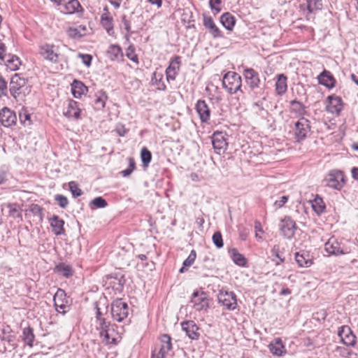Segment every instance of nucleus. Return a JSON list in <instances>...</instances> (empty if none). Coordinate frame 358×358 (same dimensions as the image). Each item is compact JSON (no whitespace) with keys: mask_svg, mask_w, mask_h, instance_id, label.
Listing matches in <instances>:
<instances>
[{"mask_svg":"<svg viewBox=\"0 0 358 358\" xmlns=\"http://www.w3.org/2000/svg\"><path fill=\"white\" fill-rule=\"evenodd\" d=\"M9 90L14 99H22L30 93L31 87L27 84L26 78L15 73L10 79Z\"/></svg>","mask_w":358,"mask_h":358,"instance_id":"nucleus-1","label":"nucleus"},{"mask_svg":"<svg viewBox=\"0 0 358 358\" xmlns=\"http://www.w3.org/2000/svg\"><path fill=\"white\" fill-rule=\"evenodd\" d=\"M98 322L99 324L96 328L99 331V335H102V334L108 331H114L115 325L111 324L110 322L106 321L105 319H101Z\"/></svg>","mask_w":358,"mask_h":358,"instance_id":"nucleus-36","label":"nucleus"},{"mask_svg":"<svg viewBox=\"0 0 358 358\" xmlns=\"http://www.w3.org/2000/svg\"><path fill=\"white\" fill-rule=\"evenodd\" d=\"M55 200L57 202L58 205L62 208H65L69 204L68 199L62 194L55 195Z\"/></svg>","mask_w":358,"mask_h":358,"instance_id":"nucleus-49","label":"nucleus"},{"mask_svg":"<svg viewBox=\"0 0 358 358\" xmlns=\"http://www.w3.org/2000/svg\"><path fill=\"white\" fill-rule=\"evenodd\" d=\"M190 303L197 311L206 310L209 307V299L204 292H194L192 295Z\"/></svg>","mask_w":358,"mask_h":358,"instance_id":"nucleus-4","label":"nucleus"},{"mask_svg":"<svg viewBox=\"0 0 358 358\" xmlns=\"http://www.w3.org/2000/svg\"><path fill=\"white\" fill-rule=\"evenodd\" d=\"M108 99L106 93L103 91H99L96 94L95 104L99 109H103L105 107L106 101Z\"/></svg>","mask_w":358,"mask_h":358,"instance_id":"nucleus-42","label":"nucleus"},{"mask_svg":"<svg viewBox=\"0 0 358 358\" xmlns=\"http://www.w3.org/2000/svg\"><path fill=\"white\" fill-rule=\"evenodd\" d=\"M132 172H133V171H131L129 168H127V169L122 171L120 172V174L123 177H127V176H130Z\"/></svg>","mask_w":358,"mask_h":358,"instance_id":"nucleus-62","label":"nucleus"},{"mask_svg":"<svg viewBox=\"0 0 358 358\" xmlns=\"http://www.w3.org/2000/svg\"><path fill=\"white\" fill-rule=\"evenodd\" d=\"M243 76L245 77L246 83L248 85L251 90H255L259 87L260 84L259 74L253 69H245L243 71Z\"/></svg>","mask_w":358,"mask_h":358,"instance_id":"nucleus-14","label":"nucleus"},{"mask_svg":"<svg viewBox=\"0 0 358 358\" xmlns=\"http://www.w3.org/2000/svg\"><path fill=\"white\" fill-rule=\"evenodd\" d=\"M141 159L143 162V166L144 167H148V164L151 162L152 159V153L151 152L145 147H143L141 151Z\"/></svg>","mask_w":358,"mask_h":358,"instance_id":"nucleus-40","label":"nucleus"},{"mask_svg":"<svg viewBox=\"0 0 358 358\" xmlns=\"http://www.w3.org/2000/svg\"><path fill=\"white\" fill-rule=\"evenodd\" d=\"M231 257L234 261V262L240 266H245L247 264V260L245 258V257L239 253L238 250L236 248H233L231 251Z\"/></svg>","mask_w":358,"mask_h":358,"instance_id":"nucleus-35","label":"nucleus"},{"mask_svg":"<svg viewBox=\"0 0 358 358\" xmlns=\"http://www.w3.org/2000/svg\"><path fill=\"white\" fill-rule=\"evenodd\" d=\"M324 247L325 250L331 255H340L347 253L341 248L340 243L334 238H329L325 243Z\"/></svg>","mask_w":358,"mask_h":358,"instance_id":"nucleus-22","label":"nucleus"},{"mask_svg":"<svg viewBox=\"0 0 358 358\" xmlns=\"http://www.w3.org/2000/svg\"><path fill=\"white\" fill-rule=\"evenodd\" d=\"M54 306L56 310L62 314H65L69 308V301L64 290L58 289L53 297Z\"/></svg>","mask_w":358,"mask_h":358,"instance_id":"nucleus-8","label":"nucleus"},{"mask_svg":"<svg viewBox=\"0 0 358 358\" xmlns=\"http://www.w3.org/2000/svg\"><path fill=\"white\" fill-rule=\"evenodd\" d=\"M111 315L114 320L121 322L128 317L129 306L122 299H115L111 304Z\"/></svg>","mask_w":358,"mask_h":358,"instance_id":"nucleus-3","label":"nucleus"},{"mask_svg":"<svg viewBox=\"0 0 358 358\" xmlns=\"http://www.w3.org/2000/svg\"><path fill=\"white\" fill-rule=\"evenodd\" d=\"M35 339L34 330L30 327L24 328L22 331V340L30 348L33 347Z\"/></svg>","mask_w":358,"mask_h":358,"instance_id":"nucleus-32","label":"nucleus"},{"mask_svg":"<svg viewBox=\"0 0 358 358\" xmlns=\"http://www.w3.org/2000/svg\"><path fill=\"white\" fill-rule=\"evenodd\" d=\"M101 22L107 33L109 35H112L113 34V18L106 13H103L101 15Z\"/></svg>","mask_w":358,"mask_h":358,"instance_id":"nucleus-34","label":"nucleus"},{"mask_svg":"<svg viewBox=\"0 0 358 358\" xmlns=\"http://www.w3.org/2000/svg\"><path fill=\"white\" fill-rule=\"evenodd\" d=\"M110 2L117 9L120 8L122 0H110Z\"/></svg>","mask_w":358,"mask_h":358,"instance_id":"nucleus-61","label":"nucleus"},{"mask_svg":"<svg viewBox=\"0 0 358 358\" xmlns=\"http://www.w3.org/2000/svg\"><path fill=\"white\" fill-rule=\"evenodd\" d=\"M126 55L130 60L138 64V56L135 53V49L133 46H129L127 48Z\"/></svg>","mask_w":358,"mask_h":358,"instance_id":"nucleus-50","label":"nucleus"},{"mask_svg":"<svg viewBox=\"0 0 358 358\" xmlns=\"http://www.w3.org/2000/svg\"><path fill=\"white\" fill-rule=\"evenodd\" d=\"M296 229V223L291 219V217H285L281 220V223L280 224V230L284 237L289 239L292 238L294 235Z\"/></svg>","mask_w":358,"mask_h":358,"instance_id":"nucleus-11","label":"nucleus"},{"mask_svg":"<svg viewBox=\"0 0 358 358\" xmlns=\"http://www.w3.org/2000/svg\"><path fill=\"white\" fill-rule=\"evenodd\" d=\"M312 207L315 213L318 215L322 213L325 209V205L322 198L316 197L312 203Z\"/></svg>","mask_w":358,"mask_h":358,"instance_id":"nucleus-44","label":"nucleus"},{"mask_svg":"<svg viewBox=\"0 0 358 358\" xmlns=\"http://www.w3.org/2000/svg\"><path fill=\"white\" fill-rule=\"evenodd\" d=\"M220 22L225 29L231 31L235 25L236 20L231 13L227 12L221 15Z\"/></svg>","mask_w":358,"mask_h":358,"instance_id":"nucleus-28","label":"nucleus"},{"mask_svg":"<svg viewBox=\"0 0 358 358\" xmlns=\"http://www.w3.org/2000/svg\"><path fill=\"white\" fill-rule=\"evenodd\" d=\"M209 3L212 10H215L216 13H219L220 11V8H217L215 5H220L221 3V0H210Z\"/></svg>","mask_w":358,"mask_h":358,"instance_id":"nucleus-56","label":"nucleus"},{"mask_svg":"<svg viewBox=\"0 0 358 358\" xmlns=\"http://www.w3.org/2000/svg\"><path fill=\"white\" fill-rule=\"evenodd\" d=\"M287 200H288L287 196H280L279 200H276L274 202V206L275 207L276 209L280 208L285 205V203L287 201Z\"/></svg>","mask_w":358,"mask_h":358,"instance_id":"nucleus-54","label":"nucleus"},{"mask_svg":"<svg viewBox=\"0 0 358 358\" xmlns=\"http://www.w3.org/2000/svg\"><path fill=\"white\" fill-rule=\"evenodd\" d=\"M327 185L335 189H341L345 183L344 175L341 171L332 170L325 178Z\"/></svg>","mask_w":358,"mask_h":358,"instance_id":"nucleus-5","label":"nucleus"},{"mask_svg":"<svg viewBox=\"0 0 358 358\" xmlns=\"http://www.w3.org/2000/svg\"><path fill=\"white\" fill-rule=\"evenodd\" d=\"M19 120H20L21 124H22L25 127L29 126L31 124L30 114L24 108H22L19 111Z\"/></svg>","mask_w":358,"mask_h":358,"instance_id":"nucleus-39","label":"nucleus"},{"mask_svg":"<svg viewBox=\"0 0 358 358\" xmlns=\"http://www.w3.org/2000/svg\"><path fill=\"white\" fill-rule=\"evenodd\" d=\"M196 257V252L195 250H192L189 256L187 257V258L183 262V265L187 267L190 266L194 262Z\"/></svg>","mask_w":358,"mask_h":358,"instance_id":"nucleus-51","label":"nucleus"},{"mask_svg":"<svg viewBox=\"0 0 358 358\" xmlns=\"http://www.w3.org/2000/svg\"><path fill=\"white\" fill-rule=\"evenodd\" d=\"M39 54L45 59L52 62H57L59 55L55 50V45L45 44L39 48Z\"/></svg>","mask_w":358,"mask_h":358,"instance_id":"nucleus-15","label":"nucleus"},{"mask_svg":"<svg viewBox=\"0 0 358 358\" xmlns=\"http://www.w3.org/2000/svg\"><path fill=\"white\" fill-rule=\"evenodd\" d=\"M107 55L111 60L118 59L123 56L122 49L117 45H110L107 51Z\"/></svg>","mask_w":358,"mask_h":358,"instance_id":"nucleus-33","label":"nucleus"},{"mask_svg":"<svg viewBox=\"0 0 358 358\" xmlns=\"http://www.w3.org/2000/svg\"><path fill=\"white\" fill-rule=\"evenodd\" d=\"M310 131V122L302 117L295 123L294 136L297 142L304 140Z\"/></svg>","mask_w":358,"mask_h":358,"instance_id":"nucleus-6","label":"nucleus"},{"mask_svg":"<svg viewBox=\"0 0 358 358\" xmlns=\"http://www.w3.org/2000/svg\"><path fill=\"white\" fill-rule=\"evenodd\" d=\"M271 254L273 257H280V246L279 245H274L271 249Z\"/></svg>","mask_w":358,"mask_h":358,"instance_id":"nucleus-57","label":"nucleus"},{"mask_svg":"<svg viewBox=\"0 0 358 358\" xmlns=\"http://www.w3.org/2000/svg\"><path fill=\"white\" fill-rule=\"evenodd\" d=\"M212 239H213V242L214 245L217 248H221L223 247L224 243H223L222 236L220 231L215 232L213 235Z\"/></svg>","mask_w":358,"mask_h":358,"instance_id":"nucleus-48","label":"nucleus"},{"mask_svg":"<svg viewBox=\"0 0 358 358\" xmlns=\"http://www.w3.org/2000/svg\"><path fill=\"white\" fill-rule=\"evenodd\" d=\"M55 270L57 273L62 274L63 276L66 278H68L73 275L71 267L64 263H61L57 265L55 267Z\"/></svg>","mask_w":358,"mask_h":358,"instance_id":"nucleus-37","label":"nucleus"},{"mask_svg":"<svg viewBox=\"0 0 358 358\" xmlns=\"http://www.w3.org/2000/svg\"><path fill=\"white\" fill-rule=\"evenodd\" d=\"M3 61L11 71L17 70L21 64L19 57L11 54H8V55L6 56V59Z\"/></svg>","mask_w":358,"mask_h":358,"instance_id":"nucleus-30","label":"nucleus"},{"mask_svg":"<svg viewBox=\"0 0 358 358\" xmlns=\"http://www.w3.org/2000/svg\"><path fill=\"white\" fill-rule=\"evenodd\" d=\"M268 348L270 352L276 356H282L285 352V346L280 338H278L274 343L269 344Z\"/></svg>","mask_w":358,"mask_h":358,"instance_id":"nucleus-31","label":"nucleus"},{"mask_svg":"<svg viewBox=\"0 0 358 358\" xmlns=\"http://www.w3.org/2000/svg\"><path fill=\"white\" fill-rule=\"evenodd\" d=\"M295 260L301 267H309L313 264L309 255L305 252H302L301 253L296 252L295 254Z\"/></svg>","mask_w":358,"mask_h":358,"instance_id":"nucleus-29","label":"nucleus"},{"mask_svg":"<svg viewBox=\"0 0 358 358\" xmlns=\"http://www.w3.org/2000/svg\"><path fill=\"white\" fill-rule=\"evenodd\" d=\"M180 57L179 56H175L170 62V64L166 70L168 80H174L176 79L180 69Z\"/></svg>","mask_w":358,"mask_h":358,"instance_id":"nucleus-18","label":"nucleus"},{"mask_svg":"<svg viewBox=\"0 0 358 358\" xmlns=\"http://www.w3.org/2000/svg\"><path fill=\"white\" fill-rule=\"evenodd\" d=\"M287 78L284 74L281 73V74H278L277 76V80L275 82V92L278 95L281 96L287 92Z\"/></svg>","mask_w":358,"mask_h":358,"instance_id":"nucleus-25","label":"nucleus"},{"mask_svg":"<svg viewBox=\"0 0 358 358\" xmlns=\"http://www.w3.org/2000/svg\"><path fill=\"white\" fill-rule=\"evenodd\" d=\"M163 76L161 74H157V73H153V76L152 78V83L157 87L158 90H165L166 85L162 81Z\"/></svg>","mask_w":358,"mask_h":358,"instance_id":"nucleus-41","label":"nucleus"},{"mask_svg":"<svg viewBox=\"0 0 358 358\" xmlns=\"http://www.w3.org/2000/svg\"><path fill=\"white\" fill-rule=\"evenodd\" d=\"M203 25L208 30L209 33L213 38H216L223 37V34H222L220 29L217 27L211 17H203Z\"/></svg>","mask_w":358,"mask_h":358,"instance_id":"nucleus-21","label":"nucleus"},{"mask_svg":"<svg viewBox=\"0 0 358 358\" xmlns=\"http://www.w3.org/2000/svg\"><path fill=\"white\" fill-rule=\"evenodd\" d=\"M161 345L157 352L153 351L152 358H166L169 352L172 349L171 338L168 334H164L160 338Z\"/></svg>","mask_w":358,"mask_h":358,"instance_id":"nucleus-9","label":"nucleus"},{"mask_svg":"<svg viewBox=\"0 0 358 358\" xmlns=\"http://www.w3.org/2000/svg\"><path fill=\"white\" fill-rule=\"evenodd\" d=\"M69 189L74 198L80 196L83 194V191L80 189L78 183L75 181L69 182Z\"/></svg>","mask_w":358,"mask_h":358,"instance_id":"nucleus-45","label":"nucleus"},{"mask_svg":"<svg viewBox=\"0 0 358 358\" xmlns=\"http://www.w3.org/2000/svg\"><path fill=\"white\" fill-rule=\"evenodd\" d=\"M217 299L224 306L229 310H234L237 306L236 294L232 292L223 289L220 290Z\"/></svg>","mask_w":358,"mask_h":358,"instance_id":"nucleus-7","label":"nucleus"},{"mask_svg":"<svg viewBox=\"0 0 358 358\" xmlns=\"http://www.w3.org/2000/svg\"><path fill=\"white\" fill-rule=\"evenodd\" d=\"M122 23L124 26V29L128 33H131L130 22L126 19V16H123L122 18Z\"/></svg>","mask_w":358,"mask_h":358,"instance_id":"nucleus-58","label":"nucleus"},{"mask_svg":"<svg viewBox=\"0 0 358 358\" xmlns=\"http://www.w3.org/2000/svg\"><path fill=\"white\" fill-rule=\"evenodd\" d=\"M128 168H129L133 171L136 168L135 161L131 157L129 158V167Z\"/></svg>","mask_w":358,"mask_h":358,"instance_id":"nucleus-59","label":"nucleus"},{"mask_svg":"<svg viewBox=\"0 0 358 358\" xmlns=\"http://www.w3.org/2000/svg\"><path fill=\"white\" fill-rule=\"evenodd\" d=\"M306 4L309 13H314L322 8L321 0H306Z\"/></svg>","mask_w":358,"mask_h":358,"instance_id":"nucleus-38","label":"nucleus"},{"mask_svg":"<svg viewBox=\"0 0 358 358\" xmlns=\"http://www.w3.org/2000/svg\"><path fill=\"white\" fill-rule=\"evenodd\" d=\"M90 204L99 208H105L108 205L107 201L101 196L94 198L91 201Z\"/></svg>","mask_w":358,"mask_h":358,"instance_id":"nucleus-47","label":"nucleus"},{"mask_svg":"<svg viewBox=\"0 0 358 358\" xmlns=\"http://www.w3.org/2000/svg\"><path fill=\"white\" fill-rule=\"evenodd\" d=\"M0 122L6 127L15 125L17 122V116L14 111L7 107L0 110Z\"/></svg>","mask_w":358,"mask_h":358,"instance_id":"nucleus-13","label":"nucleus"},{"mask_svg":"<svg viewBox=\"0 0 358 358\" xmlns=\"http://www.w3.org/2000/svg\"><path fill=\"white\" fill-rule=\"evenodd\" d=\"M222 85L230 94H235L238 91L242 92L241 76L236 72H227L223 77Z\"/></svg>","mask_w":358,"mask_h":358,"instance_id":"nucleus-2","label":"nucleus"},{"mask_svg":"<svg viewBox=\"0 0 358 358\" xmlns=\"http://www.w3.org/2000/svg\"><path fill=\"white\" fill-rule=\"evenodd\" d=\"M64 115L69 119L79 120L81 117V109L79 108L78 103L70 100L66 110L64 111Z\"/></svg>","mask_w":358,"mask_h":358,"instance_id":"nucleus-19","label":"nucleus"},{"mask_svg":"<svg viewBox=\"0 0 358 358\" xmlns=\"http://www.w3.org/2000/svg\"><path fill=\"white\" fill-rule=\"evenodd\" d=\"M352 177L355 180H358V168H357V167L352 168Z\"/></svg>","mask_w":358,"mask_h":358,"instance_id":"nucleus-64","label":"nucleus"},{"mask_svg":"<svg viewBox=\"0 0 358 358\" xmlns=\"http://www.w3.org/2000/svg\"><path fill=\"white\" fill-rule=\"evenodd\" d=\"M290 105L292 107V112L299 115H303L304 113L305 106L301 102L296 100H293L290 101Z\"/></svg>","mask_w":358,"mask_h":358,"instance_id":"nucleus-43","label":"nucleus"},{"mask_svg":"<svg viewBox=\"0 0 358 358\" xmlns=\"http://www.w3.org/2000/svg\"><path fill=\"white\" fill-rule=\"evenodd\" d=\"M52 231L56 236H60L64 234V221L59 218L58 215H53L49 220Z\"/></svg>","mask_w":358,"mask_h":358,"instance_id":"nucleus-23","label":"nucleus"},{"mask_svg":"<svg viewBox=\"0 0 358 358\" xmlns=\"http://www.w3.org/2000/svg\"><path fill=\"white\" fill-rule=\"evenodd\" d=\"M111 331H106L102 335H99L100 337H103V341L107 344H113L116 343L117 338L113 334H110Z\"/></svg>","mask_w":358,"mask_h":358,"instance_id":"nucleus-46","label":"nucleus"},{"mask_svg":"<svg viewBox=\"0 0 358 358\" xmlns=\"http://www.w3.org/2000/svg\"><path fill=\"white\" fill-rule=\"evenodd\" d=\"M328 103L326 106V110L328 113L339 115L343 108V103L341 97L337 96H329Z\"/></svg>","mask_w":358,"mask_h":358,"instance_id":"nucleus-16","label":"nucleus"},{"mask_svg":"<svg viewBox=\"0 0 358 358\" xmlns=\"http://www.w3.org/2000/svg\"><path fill=\"white\" fill-rule=\"evenodd\" d=\"M182 329L185 331L187 336L192 339L197 340L200 336L199 328L193 321H186L181 324Z\"/></svg>","mask_w":358,"mask_h":358,"instance_id":"nucleus-17","label":"nucleus"},{"mask_svg":"<svg viewBox=\"0 0 358 358\" xmlns=\"http://www.w3.org/2000/svg\"><path fill=\"white\" fill-rule=\"evenodd\" d=\"M225 134L221 131H215L212 136V144L215 152L220 155L224 153L227 147Z\"/></svg>","mask_w":358,"mask_h":358,"instance_id":"nucleus-10","label":"nucleus"},{"mask_svg":"<svg viewBox=\"0 0 358 358\" xmlns=\"http://www.w3.org/2000/svg\"><path fill=\"white\" fill-rule=\"evenodd\" d=\"M96 320L99 322V321H101V319H103V317H101V312L100 310V308L96 306Z\"/></svg>","mask_w":358,"mask_h":358,"instance_id":"nucleus-63","label":"nucleus"},{"mask_svg":"<svg viewBox=\"0 0 358 358\" xmlns=\"http://www.w3.org/2000/svg\"><path fill=\"white\" fill-rule=\"evenodd\" d=\"M71 92L75 98H80L87 92V87L79 80H74L71 85Z\"/></svg>","mask_w":358,"mask_h":358,"instance_id":"nucleus-26","label":"nucleus"},{"mask_svg":"<svg viewBox=\"0 0 358 358\" xmlns=\"http://www.w3.org/2000/svg\"><path fill=\"white\" fill-rule=\"evenodd\" d=\"M152 5H156L157 8H160L162 5V0H147Z\"/></svg>","mask_w":358,"mask_h":358,"instance_id":"nucleus-60","label":"nucleus"},{"mask_svg":"<svg viewBox=\"0 0 358 358\" xmlns=\"http://www.w3.org/2000/svg\"><path fill=\"white\" fill-rule=\"evenodd\" d=\"M319 83L328 87L333 88L335 86L336 80L331 73L327 71L324 70L317 77Z\"/></svg>","mask_w":358,"mask_h":358,"instance_id":"nucleus-24","label":"nucleus"},{"mask_svg":"<svg viewBox=\"0 0 358 358\" xmlns=\"http://www.w3.org/2000/svg\"><path fill=\"white\" fill-rule=\"evenodd\" d=\"M78 57L82 59V62L87 66H90L91 65L92 57L90 55H85L80 53Z\"/></svg>","mask_w":358,"mask_h":358,"instance_id":"nucleus-53","label":"nucleus"},{"mask_svg":"<svg viewBox=\"0 0 358 358\" xmlns=\"http://www.w3.org/2000/svg\"><path fill=\"white\" fill-rule=\"evenodd\" d=\"M196 110L202 122H208L210 117V110L204 100H199L196 104Z\"/></svg>","mask_w":358,"mask_h":358,"instance_id":"nucleus-20","label":"nucleus"},{"mask_svg":"<svg viewBox=\"0 0 358 358\" xmlns=\"http://www.w3.org/2000/svg\"><path fill=\"white\" fill-rule=\"evenodd\" d=\"M7 90V83L5 79L0 76V92L2 94H5V92Z\"/></svg>","mask_w":358,"mask_h":358,"instance_id":"nucleus-55","label":"nucleus"},{"mask_svg":"<svg viewBox=\"0 0 358 358\" xmlns=\"http://www.w3.org/2000/svg\"><path fill=\"white\" fill-rule=\"evenodd\" d=\"M338 335L345 345L352 347L355 345L356 336L348 326L341 327L338 329Z\"/></svg>","mask_w":358,"mask_h":358,"instance_id":"nucleus-12","label":"nucleus"},{"mask_svg":"<svg viewBox=\"0 0 358 358\" xmlns=\"http://www.w3.org/2000/svg\"><path fill=\"white\" fill-rule=\"evenodd\" d=\"M83 9L78 0H70L64 5V12L66 14L82 13Z\"/></svg>","mask_w":358,"mask_h":358,"instance_id":"nucleus-27","label":"nucleus"},{"mask_svg":"<svg viewBox=\"0 0 358 358\" xmlns=\"http://www.w3.org/2000/svg\"><path fill=\"white\" fill-rule=\"evenodd\" d=\"M68 35L71 38H80L84 35L78 28L70 27L67 31Z\"/></svg>","mask_w":358,"mask_h":358,"instance_id":"nucleus-52","label":"nucleus"}]
</instances>
